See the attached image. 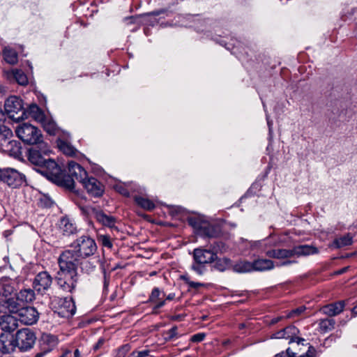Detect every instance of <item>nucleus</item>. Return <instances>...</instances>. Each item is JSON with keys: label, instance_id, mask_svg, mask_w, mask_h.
I'll return each mask as SVG.
<instances>
[{"label": "nucleus", "instance_id": "obj_1", "mask_svg": "<svg viewBox=\"0 0 357 357\" xmlns=\"http://www.w3.org/2000/svg\"><path fill=\"white\" fill-rule=\"evenodd\" d=\"M40 167L42 169L40 172L53 183L69 189L73 188V179L54 160L46 158Z\"/></svg>", "mask_w": 357, "mask_h": 357}, {"label": "nucleus", "instance_id": "obj_2", "mask_svg": "<svg viewBox=\"0 0 357 357\" xmlns=\"http://www.w3.org/2000/svg\"><path fill=\"white\" fill-rule=\"evenodd\" d=\"M317 248L307 245H302L294 247L292 249H272L266 252L270 258L286 259L294 256H306L317 254Z\"/></svg>", "mask_w": 357, "mask_h": 357}, {"label": "nucleus", "instance_id": "obj_3", "mask_svg": "<svg viewBox=\"0 0 357 357\" xmlns=\"http://www.w3.org/2000/svg\"><path fill=\"white\" fill-rule=\"evenodd\" d=\"M36 340L35 333L28 328H22L12 336L10 345L13 349L17 348L20 351L24 352L33 348Z\"/></svg>", "mask_w": 357, "mask_h": 357}, {"label": "nucleus", "instance_id": "obj_4", "mask_svg": "<svg viewBox=\"0 0 357 357\" xmlns=\"http://www.w3.org/2000/svg\"><path fill=\"white\" fill-rule=\"evenodd\" d=\"M188 222L196 234L203 238H217L221 234L219 226L210 224L200 218L191 217L188 219Z\"/></svg>", "mask_w": 357, "mask_h": 357}, {"label": "nucleus", "instance_id": "obj_5", "mask_svg": "<svg viewBox=\"0 0 357 357\" xmlns=\"http://www.w3.org/2000/svg\"><path fill=\"white\" fill-rule=\"evenodd\" d=\"M15 132L22 142L28 144L33 145L43 141L41 131L28 123H23L17 126Z\"/></svg>", "mask_w": 357, "mask_h": 357}, {"label": "nucleus", "instance_id": "obj_6", "mask_svg": "<svg viewBox=\"0 0 357 357\" xmlns=\"http://www.w3.org/2000/svg\"><path fill=\"white\" fill-rule=\"evenodd\" d=\"M70 248H73L82 259L93 256L97 250L95 241L92 238L84 235L73 242Z\"/></svg>", "mask_w": 357, "mask_h": 357}, {"label": "nucleus", "instance_id": "obj_7", "mask_svg": "<svg viewBox=\"0 0 357 357\" xmlns=\"http://www.w3.org/2000/svg\"><path fill=\"white\" fill-rule=\"evenodd\" d=\"M82 259L73 248L66 250L61 253L58 259L59 269L68 272H77Z\"/></svg>", "mask_w": 357, "mask_h": 357}, {"label": "nucleus", "instance_id": "obj_8", "mask_svg": "<svg viewBox=\"0 0 357 357\" xmlns=\"http://www.w3.org/2000/svg\"><path fill=\"white\" fill-rule=\"evenodd\" d=\"M51 150L47 143L44 141L34 144L27 151L28 160L33 165L41 166L45 162V156H48Z\"/></svg>", "mask_w": 357, "mask_h": 357}, {"label": "nucleus", "instance_id": "obj_9", "mask_svg": "<svg viewBox=\"0 0 357 357\" xmlns=\"http://www.w3.org/2000/svg\"><path fill=\"white\" fill-rule=\"evenodd\" d=\"M4 109L8 116L15 121L24 119L26 115L22 100L15 96L6 99Z\"/></svg>", "mask_w": 357, "mask_h": 357}, {"label": "nucleus", "instance_id": "obj_10", "mask_svg": "<svg viewBox=\"0 0 357 357\" xmlns=\"http://www.w3.org/2000/svg\"><path fill=\"white\" fill-rule=\"evenodd\" d=\"M56 280L57 285L61 290L65 292L73 293L75 290L78 282V274L75 271L68 272L59 269Z\"/></svg>", "mask_w": 357, "mask_h": 357}, {"label": "nucleus", "instance_id": "obj_11", "mask_svg": "<svg viewBox=\"0 0 357 357\" xmlns=\"http://www.w3.org/2000/svg\"><path fill=\"white\" fill-rule=\"evenodd\" d=\"M2 182L9 187L17 188L26 183L25 175L13 168H4Z\"/></svg>", "mask_w": 357, "mask_h": 357}, {"label": "nucleus", "instance_id": "obj_12", "mask_svg": "<svg viewBox=\"0 0 357 357\" xmlns=\"http://www.w3.org/2000/svg\"><path fill=\"white\" fill-rule=\"evenodd\" d=\"M88 213L98 223L111 229H117L115 224L116 219L113 215L106 213L102 209L98 208H89Z\"/></svg>", "mask_w": 357, "mask_h": 357}, {"label": "nucleus", "instance_id": "obj_13", "mask_svg": "<svg viewBox=\"0 0 357 357\" xmlns=\"http://www.w3.org/2000/svg\"><path fill=\"white\" fill-rule=\"evenodd\" d=\"M52 278L47 271H41L38 273L33 282V287L38 293L43 294L51 287Z\"/></svg>", "mask_w": 357, "mask_h": 357}, {"label": "nucleus", "instance_id": "obj_14", "mask_svg": "<svg viewBox=\"0 0 357 357\" xmlns=\"http://www.w3.org/2000/svg\"><path fill=\"white\" fill-rule=\"evenodd\" d=\"M17 321L24 325H32L37 322L39 313L33 307H21L16 315Z\"/></svg>", "mask_w": 357, "mask_h": 357}, {"label": "nucleus", "instance_id": "obj_15", "mask_svg": "<svg viewBox=\"0 0 357 357\" xmlns=\"http://www.w3.org/2000/svg\"><path fill=\"white\" fill-rule=\"evenodd\" d=\"M82 185L87 192L95 197H100L104 192V185L94 177H87Z\"/></svg>", "mask_w": 357, "mask_h": 357}, {"label": "nucleus", "instance_id": "obj_16", "mask_svg": "<svg viewBox=\"0 0 357 357\" xmlns=\"http://www.w3.org/2000/svg\"><path fill=\"white\" fill-rule=\"evenodd\" d=\"M217 259V256L209 248H197L193 250V260L200 264H211Z\"/></svg>", "mask_w": 357, "mask_h": 357}, {"label": "nucleus", "instance_id": "obj_17", "mask_svg": "<svg viewBox=\"0 0 357 357\" xmlns=\"http://www.w3.org/2000/svg\"><path fill=\"white\" fill-rule=\"evenodd\" d=\"M165 294L158 287H154L147 301L148 303L153 305V312H157L158 310L165 305Z\"/></svg>", "mask_w": 357, "mask_h": 357}, {"label": "nucleus", "instance_id": "obj_18", "mask_svg": "<svg viewBox=\"0 0 357 357\" xmlns=\"http://www.w3.org/2000/svg\"><path fill=\"white\" fill-rule=\"evenodd\" d=\"M68 166V174L67 175L73 179V183L75 181L82 183L88 177L86 171L78 163L69 161Z\"/></svg>", "mask_w": 357, "mask_h": 357}, {"label": "nucleus", "instance_id": "obj_19", "mask_svg": "<svg viewBox=\"0 0 357 357\" xmlns=\"http://www.w3.org/2000/svg\"><path fill=\"white\" fill-rule=\"evenodd\" d=\"M59 340L54 335L50 333H43L38 340V346L40 350L50 353L58 344Z\"/></svg>", "mask_w": 357, "mask_h": 357}, {"label": "nucleus", "instance_id": "obj_20", "mask_svg": "<svg viewBox=\"0 0 357 357\" xmlns=\"http://www.w3.org/2000/svg\"><path fill=\"white\" fill-rule=\"evenodd\" d=\"M18 327V321L15 315L3 314L0 316V328L8 333L13 332Z\"/></svg>", "mask_w": 357, "mask_h": 357}, {"label": "nucleus", "instance_id": "obj_21", "mask_svg": "<svg viewBox=\"0 0 357 357\" xmlns=\"http://www.w3.org/2000/svg\"><path fill=\"white\" fill-rule=\"evenodd\" d=\"M76 312V306L72 298H65L61 301L58 314L61 317L69 318Z\"/></svg>", "mask_w": 357, "mask_h": 357}, {"label": "nucleus", "instance_id": "obj_22", "mask_svg": "<svg viewBox=\"0 0 357 357\" xmlns=\"http://www.w3.org/2000/svg\"><path fill=\"white\" fill-rule=\"evenodd\" d=\"M15 281L8 277L0 278V300L10 297L15 290Z\"/></svg>", "mask_w": 357, "mask_h": 357}, {"label": "nucleus", "instance_id": "obj_23", "mask_svg": "<svg viewBox=\"0 0 357 357\" xmlns=\"http://www.w3.org/2000/svg\"><path fill=\"white\" fill-rule=\"evenodd\" d=\"M1 149L15 158L22 155L21 143L18 141L8 139L6 143H2Z\"/></svg>", "mask_w": 357, "mask_h": 357}, {"label": "nucleus", "instance_id": "obj_24", "mask_svg": "<svg viewBox=\"0 0 357 357\" xmlns=\"http://www.w3.org/2000/svg\"><path fill=\"white\" fill-rule=\"evenodd\" d=\"M344 306L345 302L339 301L323 306L321 312L329 317H333L340 314L344 310Z\"/></svg>", "mask_w": 357, "mask_h": 357}, {"label": "nucleus", "instance_id": "obj_25", "mask_svg": "<svg viewBox=\"0 0 357 357\" xmlns=\"http://www.w3.org/2000/svg\"><path fill=\"white\" fill-rule=\"evenodd\" d=\"M59 229L63 236H69L77 232L75 223L68 217H63L59 222Z\"/></svg>", "mask_w": 357, "mask_h": 357}, {"label": "nucleus", "instance_id": "obj_26", "mask_svg": "<svg viewBox=\"0 0 357 357\" xmlns=\"http://www.w3.org/2000/svg\"><path fill=\"white\" fill-rule=\"evenodd\" d=\"M273 236L270 235L268 238H266L263 240L257 241L250 242L251 249L253 250H257L259 252H265L266 254L268 250H266V248L268 246H273L276 244V240L273 239ZM271 250H269L270 251Z\"/></svg>", "mask_w": 357, "mask_h": 357}, {"label": "nucleus", "instance_id": "obj_27", "mask_svg": "<svg viewBox=\"0 0 357 357\" xmlns=\"http://www.w3.org/2000/svg\"><path fill=\"white\" fill-rule=\"evenodd\" d=\"M284 339L289 340V343L296 342L298 344L304 345L305 340L298 337L300 331L294 326L291 325L283 328Z\"/></svg>", "mask_w": 357, "mask_h": 357}, {"label": "nucleus", "instance_id": "obj_28", "mask_svg": "<svg viewBox=\"0 0 357 357\" xmlns=\"http://www.w3.org/2000/svg\"><path fill=\"white\" fill-rule=\"evenodd\" d=\"M6 73L9 79H13L20 85L25 86L29 82L28 77L22 68H9Z\"/></svg>", "mask_w": 357, "mask_h": 357}, {"label": "nucleus", "instance_id": "obj_29", "mask_svg": "<svg viewBox=\"0 0 357 357\" xmlns=\"http://www.w3.org/2000/svg\"><path fill=\"white\" fill-rule=\"evenodd\" d=\"M35 290L30 288L22 289L19 292L16 293L15 298L17 301L22 303H31L35 300Z\"/></svg>", "mask_w": 357, "mask_h": 357}, {"label": "nucleus", "instance_id": "obj_30", "mask_svg": "<svg viewBox=\"0 0 357 357\" xmlns=\"http://www.w3.org/2000/svg\"><path fill=\"white\" fill-rule=\"evenodd\" d=\"M353 243V236L347 233V234L335 238L330 247L335 249H340L345 246H349Z\"/></svg>", "mask_w": 357, "mask_h": 357}, {"label": "nucleus", "instance_id": "obj_31", "mask_svg": "<svg viewBox=\"0 0 357 357\" xmlns=\"http://www.w3.org/2000/svg\"><path fill=\"white\" fill-rule=\"evenodd\" d=\"M253 271H266L274 268L273 261L267 259H258L252 261Z\"/></svg>", "mask_w": 357, "mask_h": 357}, {"label": "nucleus", "instance_id": "obj_32", "mask_svg": "<svg viewBox=\"0 0 357 357\" xmlns=\"http://www.w3.org/2000/svg\"><path fill=\"white\" fill-rule=\"evenodd\" d=\"M98 261V257L91 258L89 259H83L80 260L79 266L80 267L82 272L89 274L95 270L96 264Z\"/></svg>", "mask_w": 357, "mask_h": 357}, {"label": "nucleus", "instance_id": "obj_33", "mask_svg": "<svg viewBox=\"0 0 357 357\" xmlns=\"http://www.w3.org/2000/svg\"><path fill=\"white\" fill-rule=\"evenodd\" d=\"M233 270L236 273H248L253 271L252 262L240 260L233 266Z\"/></svg>", "mask_w": 357, "mask_h": 357}, {"label": "nucleus", "instance_id": "obj_34", "mask_svg": "<svg viewBox=\"0 0 357 357\" xmlns=\"http://www.w3.org/2000/svg\"><path fill=\"white\" fill-rule=\"evenodd\" d=\"M56 142L58 148L64 154L70 156L75 155L77 150L67 141L59 139Z\"/></svg>", "mask_w": 357, "mask_h": 357}, {"label": "nucleus", "instance_id": "obj_35", "mask_svg": "<svg viewBox=\"0 0 357 357\" xmlns=\"http://www.w3.org/2000/svg\"><path fill=\"white\" fill-rule=\"evenodd\" d=\"M3 56L6 62L14 65L17 62L18 56L16 51L10 47H5L3 50Z\"/></svg>", "mask_w": 357, "mask_h": 357}, {"label": "nucleus", "instance_id": "obj_36", "mask_svg": "<svg viewBox=\"0 0 357 357\" xmlns=\"http://www.w3.org/2000/svg\"><path fill=\"white\" fill-rule=\"evenodd\" d=\"M134 200L138 206L146 211H152L155 207L151 200L142 196H135Z\"/></svg>", "mask_w": 357, "mask_h": 357}, {"label": "nucleus", "instance_id": "obj_37", "mask_svg": "<svg viewBox=\"0 0 357 357\" xmlns=\"http://www.w3.org/2000/svg\"><path fill=\"white\" fill-rule=\"evenodd\" d=\"M335 321L332 318L321 319L319 322V326L321 333H327L332 331L335 327Z\"/></svg>", "mask_w": 357, "mask_h": 357}, {"label": "nucleus", "instance_id": "obj_38", "mask_svg": "<svg viewBox=\"0 0 357 357\" xmlns=\"http://www.w3.org/2000/svg\"><path fill=\"white\" fill-rule=\"evenodd\" d=\"M3 301H5L6 307L11 314L16 316L21 308L20 307V304L17 303V301H15L14 298L10 297H8Z\"/></svg>", "mask_w": 357, "mask_h": 357}, {"label": "nucleus", "instance_id": "obj_39", "mask_svg": "<svg viewBox=\"0 0 357 357\" xmlns=\"http://www.w3.org/2000/svg\"><path fill=\"white\" fill-rule=\"evenodd\" d=\"M9 334L8 333H1L0 334V349L3 353H9L10 351H13V348H12L10 345V340L9 343L7 344L8 341Z\"/></svg>", "mask_w": 357, "mask_h": 357}, {"label": "nucleus", "instance_id": "obj_40", "mask_svg": "<svg viewBox=\"0 0 357 357\" xmlns=\"http://www.w3.org/2000/svg\"><path fill=\"white\" fill-rule=\"evenodd\" d=\"M12 137V130L8 127L0 123V146L1 147L2 143H6Z\"/></svg>", "mask_w": 357, "mask_h": 357}, {"label": "nucleus", "instance_id": "obj_41", "mask_svg": "<svg viewBox=\"0 0 357 357\" xmlns=\"http://www.w3.org/2000/svg\"><path fill=\"white\" fill-rule=\"evenodd\" d=\"M209 249L218 256V253L226 251V245L222 241H215L208 246Z\"/></svg>", "mask_w": 357, "mask_h": 357}, {"label": "nucleus", "instance_id": "obj_42", "mask_svg": "<svg viewBox=\"0 0 357 357\" xmlns=\"http://www.w3.org/2000/svg\"><path fill=\"white\" fill-rule=\"evenodd\" d=\"M98 242L105 248L111 249L113 247L112 238L107 234H98L97 236Z\"/></svg>", "mask_w": 357, "mask_h": 357}, {"label": "nucleus", "instance_id": "obj_43", "mask_svg": "<svg viewBox=\"0 0 357 357\" xmlns=\"http://www.w3.org/2000/svg\"><path fill=\"white\" fill-rule=\"evenodd\" d=\"M230 259L228 258H222V259H218L217 257V259L214 261L215 262V268L220 271H224L227 269V266L230 264Z\"/></svg>", "mask_w": 357, "mask_h": 357}, {"label": "nucleus", "instance_id": "obj_44", "mask_svg": "<svg viewBox=\"0 0 357 357\" xmlns=\"http://www.w3.org/2000/svg\"><path fill=\"white\" fill-rule=\"evenodd\" d=\"M206 265L194 260L191 265V269L199 275H202L206 271Z\"/></svg>", "mask_w": 357, "mask_h": 357}, {"label": "nucleus", "instance_id": "obj_45", "mask_svg": "<svg viewBox=\"0 0 357 357\" xmlns=\"http://www.w3.org/2000/svg\"><path fill=\"white\" fill-rule=\"evenodd\" d=\"M177 326H174L166 332L165 337L166 341H171L178 337Z\"/></svg>", "mask_w": 357, "mask_h": 357}, {"label": "nucleus", "instance_id": "obj_46", "mask_svg": "<svg viewBox=\"0 0 357 357\" xmlns=\"http://www.w3.org/2000/svg\"><path fill=\"white\" fill-rule=\"evenodd\" d=\"M103 294H107L108 292V287L109 284L110 275L109 273H107L105 269H103Z\"/></svg>", "mask_w": 357, "mask_h": 357}, {"label": "nucleus", "instance_id": "obj_47", "mask_svg": "<svg viewBox=\"0 0 357 357\" xmlns=\"http://www.w3.org/2000/svg\"><path fill=\"white\" fill-rule=\"evenodd\" d=\"M305 309H306L305 307L301 306L294 310H292L287 314L286 318H292V317H297V316L300 315L301 314H302L305 310Z\"/></svg>", "mask_w": 357, "mask_h": 357}, {"label": "nucleus", "instance_id": "obj_48", "mask_svg": "<svg viewBox=\"0 0 357 357\" xmlns=\"http://www.w3.org/2000/svg\"><path fill=\"white\" fill-rule=\"evenodd\" d=\"M114 189L119 192L121 195L125 196V197H129L130 196V192L128 189L123 184L119 183L115 185Z\"/></svg>", "mask_w": 357, "mask_h": 357}, {"label": "nucleus", "instance_id": "obj_49", "mask_svg": "<svg viewBox=\"0 0 357 357\" xmlns=\"http://www.w3.org/2000/svg\"><path fill=\"white\" fill-rule=\"evenodd\" d=\"M130 349V347L129 344H124L121 346L118 349L116 357H125Z\"/></svg>", "mask_w": 357, "mask_h": 357}, {"label": "nucleus", "instance_id": "obj_50", "mask_svg": "<svg viewBox=\"0 0 357 357\" xmlns=\"http://www.w3.org/2000/svg\"><path fill=\"white\" fill-rule=\"evenodd\" d=\"M139 18L140 16L139 15H132L130 17H125L124 21L128 25L131 24H139Z\"/></svg>", "mask_w": 357, "mask_h": 357}, {"label": "nucleus", "instance_id": "obj_51", "mask_svg": "<svg viewBox=\"0 0 357 357\" xmlns=\"http://www.w3.org/2000/svg\"><path fill=\"white\" fill-rule=\"evenodd\" d=\"M110 75V70L109 68H105V70L100 73H93L92 77H100V79H106Z\"/></svg>", "mask_w": 357, "mask_h": 357}, {"label": "nucleus", "instance_id": "obj_52", "mask_svg": "<svg viewBox=\"0 0 357 357\" xmlns=\"http://www.w3.org/2000/svg\"><path fill=\"white\" fill-rule=\"evenodd\" d=\"M205 336V334L203 333L195 334L191 337V341L193 342H200L204 340Z\"/></svg>", "mask_w": 357, "mask_h": 357}, {"label": "nucleus", "instance_id": "obj_53", "mask_svg": "<svg viewBox=\"0 0 357 357\" xmlns=\"http://www.w3.org/2000/svg\"><path fill=\"white\" fill-rule=\"evenodd\" d=\"M182 211H183V208L179 206H172L171 208H170V211H169V212L172 215H176V214L181 213Z\"/></svg>", "mask_w": 357, "mask_h": 357}, {"label": "nucleus", "instance_id": "obj_54", "mask_svg": "<svg viewBox=\"0 0 357 357\" xmlns=\"http://www.w3.org/2000/svg\"><path fill=\"white\" fill-rule=\"evenodd\" d=\"M271 338H273V339L284 338V334L283 329L278 331L274 333L273 334H272Z\"/></svg>", "mask_w": 357, "mask_h": 357}, {"label": "nucleus", "instance_id": "obj_55", "mask_svg": "<svg viewBox=\"0 0 357 357\" xmlns=\"http://www.w3.org/2000/svg\"><path fill=\"white\" fill-rule=\"evenodd\" d=\"M287 259L288 258L284 259H285L284 261H283L281 263H278L275 266H289V265H291L293 263L296 262V261L289 260V259Z\"/></svg>", "mask_w": 357, "mask_h": 357}, {"label": "nucleus", "instance_id": "obj_56", "mask_svg": "<svg viewBox=\"0 0 357 357\" xmlns=\"http://www.w3.org/2000/svg\"><path fill=\"white\" fill-rule=\"evenodd\" d=\"M266 121L268 127L269 137H271L273 132V122L269 119V116L268 114H266Z\"/></svg>", "mask_w": 357, "mask_h": 357}, {"label": "nucleus", "instance_id": "obj_57", "mask_svg": "<svg viewBox=\"0 0 357 357\" xmlns=\"http://www.w3.org/2000/svg\"><path fill=\"white\" fill-rule=\"evenodd\" d=\"M105 342V340L103 338H100L98 340V341L97 342V343H96V344L93 346V349L95 351L99 349L102 345L104 344Z\"/></svg>", "mask_w": 357, "mask_h": 357}, {"label": "nucleus", "instance_id": "obj_58", "mask_svg": "<svg viewBox=\"0 0 357 357\" xmlns=\"http://www.w3.org/2000/svg\"><path fill=\"white\" fill-rule=\"evenodd\" d=\"M204 284L203 283L200 282H189V287L192 289H197L199 287H202Z\"/></svg>", "mask_w": 357, "mask_h": 357}, {"label": "nucleus", "instance_id": "obj_59", "mask_svg": "<svg viewBox=\"0 0 357 357\" xmlns=\"http://www.w3.org/2000/svg\"><path fill=\"white\" fill-rule=\"evenodd\" d=\"M185 317V315L184 314H176V315H173L171 317V320L172 321H182Z\"/></svg>", "mask_w": 357, "mask_h": 357}, {"label": "nucleus", "instance_id": "obj_60", "mask_svg": "<svg viewBox=\"0 0 357 357\" xmlns=\"http://www.w3.org/2000/svg\"><path fill=\"white\" fill-rule=\"evenodd\" d=\"M314 353H315V349H314L313 347L310 346V347H309L308 350L305 354V356L307 357H313Z\"/></svg>", "mask_w": 357, "mask_h": 357}, {"label": "nucleus", "instance_id": "obj_61", "mask_svg": "<svg viewBox=\"0 0 357 357\" xmlns=\"http://www.w3.org/2000/svg\"><path fill=\"white\" fill-rule=\"evenodd\" d=\"M149 354V351H139L135 357H148Z\"/></svg>", "mask_w": 357, "mask_h": 357}, {"label": "nucleus", "instance_id": "obj_62", "mask_svg": "<svg viewBox=\"0 0 357 357\" xmlns=\"http://www.w3.org/2000/svg\"><path fill=\"white\" fill-rule=\"evenodd\" d=\"M30 112L32 113L38 112L40 109L36 105H33L30 106Z\"/></svg>", "mask_w": 357, "mask_h": 357}, {"label": "nucleus", "instance_id": "obj_63", "mask_svg": "<svg viewBox=\"0 0 357 357\" xmlns=\"http://www.w3.org/2000/svg\"><path fill=\"white\" fill-rule=\"evenodd\" d=\"M48 352H45L43 350H40L39 352H38L34 357H43L45 356Z\"/></svg>", "mask_w": 357, "mask_h": 357}, {"label": "nucleus", "instance_id": "obj_64", "mask_svg": "<svg viewBox=\"0 0 357 357\" xmlns=\"http://www.w3.org/2000/svg\"><path fill=\"white\" fill-rule=\"evenodd\" d=\"M71 351L66 350L59 357H70Z\"/></svg>", "mask_w": 357, "mask_h": 357}]
</instances>
